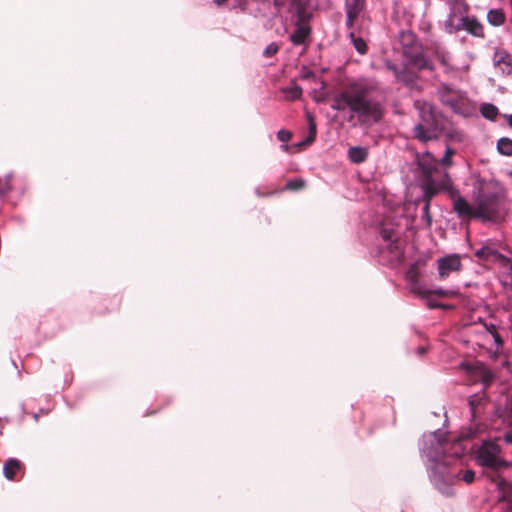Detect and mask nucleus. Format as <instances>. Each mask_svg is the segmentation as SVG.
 I'll return each mask as SVG.
<instances>
[{
    "label": "nucleus",
    "instance_id": "nucleus-1",
    "mask_svg": "<svg viewBox=\"0 0 512 512\" xmlns=\"http://www.w3.org/2000/svg\"><path fill=\"white\" fill-rule=\"evenodd\" d=\"M368 92L366 85L353 83L334 97L332 108L337 111L349 108L363 123L377 122L382 117L383 108L380 103L368 99Z\"/></svg>",
    "mask_w": 512,
    "mask_h": 512
},
{
    "label": "nucleus",
    "instance_id": "nucleus-2",
    "mask_svg": "<svg viewBox=\"0 0 512 512\" xmlns=\"http://www.w3.org/2000/svg\"><path fill=\"white\" fill-rule=\"evenodd\" d=\"M411 62L418 69L435 70V63L443 68L445 74L451 77H459L469 70V62L453 63L449 54L441 47L427 48L424 52L411 56Z\"/></svg>",
    "mask_w": 512,
    "mask_h": 512
},
{
    "label": "nucleus",
    "instance_id": "nucleus-3",
    "mask_svg": "<svg viewBox=\"0 0 512 512\" xmlns=\"http://www.w3.org/2000/svg\"><path fill=\"white\" fill-rule=\"evenodd\" d=\"M419 110L420 122L415 125V137L421 142H427L438 138L440 128L438 119L432 107L426 103H416Z\"/></svg>",
    "mask_w": 512,
    "mask_h": 512
},
{
    "label": "nucleus",
    "instance_id": "nucleus-4",
    "mask_svg": "<svg viewBox=\"0 0 512 512\" xmlns=\"http://www.w3.org/2000/svg\"><path fill=\"white\" fill-rule=\"evenodd\" d=\"M486 190L487 187L483 183H479L478 191L475 195L477 217L496 221L503 215L501 203L496 194L488 193Z\"/></svg>",
    "mask_w": 512,
    "mask_h": 512
},
{
    "label": "nucleus",
    "instance_id": "nucleus-5",
    "mask_svg": "<svg viewBox=\"0 0 512 512\" xmlns=\"http://www.w3.org/2000/svg\"><path fill=\"white\" fill-rule=\"evenodd\" d=\"M417 161L423 172L427 176V181L423 186L425 196L431 198L440 191L441 183H436L432 173L436 170L437 160L428 152L418 155Z\"/></svg>",
    "mask_w": 512,
    "mask_h": 512
},
{
    "label": "nucleus",
    "instance_id": "nucleus-6",
    "mask_svg": "<svg viewBox=\"0 0 512 512\" xmlns=\"http://www.w3.org/2000/svg\"><path fill=\"white\" fill-rule=\"evenodd\" d=\"M447 191L448 194L453 199V205L455 211L461 217H477V207L476 204L474 206L470 205L464 198L458 195V192L453 188L452 183L447 174L443 181L441 182L440 191Z\"/></svg>",
    "mask_w": 512,
    "mask_h": 512
},
{
    "label": "nucleus",
    "instance_id": "nucleus-7",
    "mask_svg": "<svg viewBox=\"0 0 512 512\" xmlns=\"http://www.w3.org/2000/svg\"><path fill=\"white\" fill-rule=\"evenodd\" d=\"M450 14L444 23L447 32L454 33L462 29L463 21L467 17L468 5L464 0H448Z\"/></svg>",
    "mask_w": 512,
    "mask_h": 512
},
{
    "label": "nucleus",
    "instance_id": "nucleus-8",
    "mask_svg": "<svg viewBox=\"0 0 512 512\" xmlns=\"http://www.w3.org/2000/svg\"><path fill=\"white\" fill-rule=\"evenodd\" d=\"M500 449L494 442H485L478 450L477 461L480 465L499 469L506 463L499 456Z\"/></svg>",
    "mask_w": 512,
    "mask_h": 512
},
{
    "label": "nucleus",
    "instance_id": "nucleus-9",
    "mask_svg": "<svg viewBox=\"0 0 512 512\" xmlns=\"http://www.w3.org/2000/svg\"><path fill=\"white\" fill-rule=\"evenodd\" d=\"M461 266V260L458 255H448L438 259V273L440 278L444 279L448 277L451 272L459 271Z\"/></svg>",
    "mask_w": 512,
    "mask_h": 512
},
{
    "label": "nucleus",
    "instance_id": "nucleus-10",
    "mask_svg": "<svg viewBox=\"0 0 512 512\" xmlns=\"http://www.w3.org/2000/svg\"><path fill=\"white\" fill-rule=\"evenodd\" d=\"M364 6L365 0H346L347 26L349 28H353L361 16Z\"/></svg>",
    "mask_w": 512,
    "mask_h": 512
},
{
    "label": "nucleus",
    "instance_id": "nucleus-11",
    "mask_svg": "<svg viewBox=\"0 0 512 512\" xmlns=\"http://www.w3.org/2000/svg\"><path fill=\"white\" fill-rule=\"evenodd\" d=\"M494 65L502 74H509L512 70V65L509 56L504 51H497L494 55Z\"/></svg>",
    "mask_w": 512,
    "mask_h": 512
},
{
    "label": "nucleus",
    "instance_id": "nucleus-12",
    "mask_svg": "<svg viewBox=\"0 0 512 512\" xmlns=\"http://www.w3.org/2000/svg\"><path fill=\"white\" fill-rule=\"evenodd\" d=\"M462 28L465 29L468 33L481 37L483 36V26L482 24L474 17H466L465 21H463Z\"/></svg>",
    "mask_w": 512,
    "mask_h": 512
},
{
    "label": "nucleus",
    "instance_id": "nucleus-13",
    "mask_svg": "<svg viewBox=\"0 0 512 512\" xmlns=\"http://www.w3.org/2000/svg\"><path fill=\"white\" fill-rule=\"evenodd\" d=\"M312 78L317 87L310 92V95L316 102L325 101L327 97V93L325 91V82L321 79L316 78L315 76H313Z\"/></svg>",
    "mask_w": 512,
    "mask_h": 512
},
{
    "label": "nucleus",
    "instance_id": "nucleus-14",
    "mask_svg": "<svg viewBox=\"0 0 512 512\" xmlns=\"http://www.w3.org/2000/svg\"><path fill=\"white\" fill-rule=\"evenodd\" d=\"M310 34V28L307 25H299L295 32L291 34L290 40L295 45L303 44L306 40V38Z\"/></svg>",
    "mask_w": 512,
    "mask_h": 512
},
{
    "label": "nucleus",
    "instance_id": "nucleus-15",
    "mask_svg": "<svg viewBox=\"0 0 512 512\" xmlns=\"http://www.w3.org/2000/svg\"><path fill=\"white\" fill-rule=\"evenodd\" d=\"M20 469L21 463L17 459H10L5 463L3 473L8 480H13L14 476L20 471Z\"/></svg>",
    "mask_w": 512,
    "mask_h": 512
},
{
    "label": "nucleus",
    "instance_id": "nucleus-16",
    "mask_svg": "<svg viewBox=\"0 0 512 512\" xmlns=\"http://www.w3.org/2000/svg\"><path fill=\"white\" fill-rule=\"evenodd\" d=\"M348 156L353 163H361L366 160L368 151L364 147H351L348 151Z\"/></svg>",
    "mask_w": 512,
    "mask_h": 512
},
{
    "label": "nucleus",
    "instance_id": "nucleus-17",
    "mask_svg": "<svg viewBox=\"0 0 512 512\" xmlns=\"http://www.w3.org/2000/svg\"><path fill=\"white\" fill-rule=\"evenodd\" d=\"M487 20L493 26H500L505 22V15L500 9H492L487 14Z\"/></svg>",
    "mask_w": 512,
    "mask_h": 512
},
{
    "label": "nucleus",
    "instance_id": "nucleus-18",
    "mask_svg": "<svg viewBox=\"0 0 512 512\" xmlns=\"http://www.w3.org/2000/svg\"><path fill=\"white\" fill-rule=\"evenodd\" d=\"M281 91L286 95V99L293 101L302 96V88L296 83H291L289 87L282 88Z\"/></svg>",
    "mask_w": 512,
    "mask_h": 512
},
{
    "label": "nucleus",
    "instance_id": "nucleus-19",
    "mask_svg": "<svg viewBox=\"0 0 512 512\" xmlns=\"http://www.w3.org/2000/svg\"><path fill=\"white\" fill-rule=\"evenodd\" d=\"M498 151L505 156H512V140L509 138H501L497 143Z\"/></svg>",
    "mask_w": 512,
    "mask_h": 512
},
{
    "label": "nucleus",
    "instance_id": "nucleus-20",
    "mask_svg": "<svg viewBox=\"0 0 512 512\" xmlns=\"http://www.w3.org/2000/svg\"><path fill=\"white\" fill-rule=\"evenodd\" d=\"M350 38H351V41L353 42V45H354L355 49L360 54H365L367 52V44H366L364 39H362L361 37L356 36L354 31H352L350 33Z\"/></svg>",
    "mask_w": 512,
    "mask_h": 512
},
{
    "label": "nucleus",
    "instance_id": "nucleus-21",
    "mask_svg": "<svg viewBox=\"0 0 512 512\" xmlns=\"http://www.w3.org/2000/svg\"><path fill=\"white\" fill-rule=\"evenodd\" d=\"M481 114L490 120H494L498 114V109L492 104H484L481 107Z\"/></svg>",
    "mask_w": 512,
    "mask_h": 512
},
{
    "label": "nucleus",
    "instance_id": "nucleus-22",
    "mask_svg": "<svg viewBox=\"0 0 512 512\" xmlns=\"http://www.w3.org/2000/svg\"><path fill=\"white\" fill-rule=\"evenodd\" d=\"M305 187V181L303 179H292L286 184V189L296 191Z\"/></svg>",
    "mask_w": 512,
    "mask_h": 512
},
{
    "label": "nucleus",
    "instance_id": "nucleus-23",
    "mask_svg": "<svg viewBox=\"0 0 512 512\" xmlns=\"http://www.w3.org/2000/svg\"><path fill=\"white\" fill-rule=\"evenodd\" d=\"M504 500L506 502V508L512 512V485L508 484L504 487Z\"/></svg>",
    "mask_w": 512,
    "mask_h": 512
},
{
    "label": "nucleus",
    "instance_id": "nucleus-24",
    "mask_svg": "<svg viewBox=\"0 0 512 512\" xmlns=\"http://www.w3.org/2000/svg\"><path fill=\"white\" fill-rule=\"evenodd\" d=\"M476 255L478 257H486V258H489V257H492V258H502L500 255H498L497 252L495 251H490L488 249H481V250H478Z\"/></svg>",
    "mask_w": 512,
    "mask_h": 512
},
{
    "label": "nucleus",
    "instance_id": "nucleus-25",
    "mask_svg": "<svg viewBox=\"0 0 512 512\" xmlns=\"http://www.w3.org/2000/svg\"><path fill=\"white\" fill-rule=\"evenodd\" d=\"M278 50H279L278 45L276 43H271L264 50V55L266 57H271V56L275 55L278 52Z\"/></svg>",
    "mask_w": 512,
    "mask_h": 512
},
{
    "label": "nucleus",
    "instance_id": "nucleus-26",
    "mask_svg": "<svg viewBox=\"0 0 512 512\" xmlns=\"http://www.w3.org/2000/svg\"><path fill=\"white\" fill-rule=\"evenodd\" d=\"M277 138L282 142H288L292 138V133L288 130H280L277 133Z\"/></svg>",
    "mask_w": 512,
    "mask_h": 512
},
{
    "label": "nucleus",
    "instance_id": "nucleus-27",
    "mask_svg": "<svg viewBox=\"0 0 512 512\" xmlns=\"http://www.w3.org/2000/svg\"><path fill=\"white\" fill-rule=\"evenodd\" d=\"M453 151L450 148H447L445 155L441 159V162L443 165L450 166L452 164V157Z\"/></svg>",
    "mask_w": 512,
    "mask_h": 512
},
{
    "label": "nucleus",
    "instance_id": "nucleus-28",
    "mask_svg": "<svg viewBox=\"0 0 512 512\" xmlns=\"http://www.w3.org/2000/svg\"><path fill=\"white\" fill-rule=\"evenodd\" d=\"M10 187V180L8 177H0V194L7 191Z\"/></svg>",
    "mask_w": 512,
    "mask_h": 512
},
{
    "label": "nucleus",
    "instance_id": "nucleus-29",
    "mask_svg": "<svg viewBox=\"0 0 512 512\" xmlns=\"http://www.w3.org/2000/svg\"><path fill=\"white\" fill-rule=\"evenodd\" d=\"M474 477H475V473H474V471H472V470H467V471H465V473H464V475H463V480H464L466 483H471V482H473Z\"/></svg>",
    "mask_w": 512,
    "mask_h": 512
},
{
    "label": "nucleus",
    "instance_id": "nucleus-30",
    "mask_svg": "<svg viewBox=\"0 0 512 512\" xmlns=\"http://www.w3.org/2000/svg\"><path fill=\"white\" fill-rule=\"evenodd\" d=\"M309 128H310L311 141H312L315 136V133H316V126H315L312 116H309Z\"/></svg>",
    "mask_w": 512,
    "mask_h": 512
},
{
    "label": "nucleus",
    "instance_id": "nucleus-31",
    "mask_svg": "<svg viewBox=\"0 0 512 512\" xmlns=\"http://www.w3.org/2000/svg\"><path fill=\"white\" fill-rule=\"evenodd\" d=\"M407 278L410 279L411 281L416 280L417 272H416V270L414 268H411L410 270H408Z\"/></svg>",
    "mask_w": 512,
    "mask_h": 512
},
{
    "label": "nucleus",
    "instance_id": "nucleus-32",
    "mask_svg": "<svg viewBox=\"0 0 512 512\" xmlns=\"http://www.w3.org/2000/svg\"><path fill=\"white\" fill-rule=\"evenodd\" d=\"M391 69H393V72L395 74V76L397 77V79H399L400 81H405V77L404 75H402V73L400 71H398L395 67H390Z\"/></svg>",
    "mask_w": 512,
    "mask_h": 512
},
{
    "label": "nucleus",
    "instance_id": "nucleus-33",
    "mask_svg": "<svg viewBox=\"0 0 512 512\" xmlns=\"http://www.w3.org/2000/svg\"><path fill=\"white\" fill-rule=\"evenodd\" d=\"M506 421H507L508 425L512 427V400H511V404L509 407L508 415L506 417Z\"/></svg>",
    "mask_w": 512,
    "mask_h": 512
},
{
    "label": "nucleus",
    "instance_id": "nucleus-34",
    "mask_svg": "<svg viewBox=\"0 0 512 512\" xmlns=\"http://www.w3.org/2000/svg\"><path fill=\"white\" fill-rule=\"evenodd\" d=\"M483 377H484V381L488 382L492 379V374H491V372L487 371V372H485Z\"/></svg>",
    "mask_w": 512,
    "mask_h": 512
},
{
    "label": "nucleus",
    "instance_id": "nucleus-35",
    "mask_svg": "<svg viewBox=\"0 0 512 512\" xmlns=\"http://www.w3.org/2000/svg\"><path fill=\"white\" fill-rule=\"evenodd\" d=\"M236 1V7L243 8L246 4V0H235Z\"/></svg>",
    "mask_w": 512,
    "mask_h": 512
},
{
    "label": "nucleus",
    "instance_id": "nucleus-36",
    "mask_svg": "<svg viewBox=\"0 0 512 512\" xmlns=\"http://www.w3.org/2000/svg\"><path fill=\"white\" fill-rule=\"evenodd\" d=\"M505 440H506V442H508V443H512V433H507V434L505 435Z\"/></svg>",
    "mask_w": 512,
    "mask_h": 512
},
{
    "label": "nucleus",
    "instance_id": "nucleus-37",
    "mask_svg": "<svg viewBox=\"0 0 512 512\" xmlns=\"http://www.w3.org/2000/svg\"><path fill=\"white\" fill-rule=\"evenodd\" d=\"M227 0H214V3L217 5V6H221L223 5L224 3H226Z\"/></svg>",
    "mask_w": 512,
    "mask_h": 512
},
{
    "label": "nucleus",
    "instance_id": "nucleus-38",
    "mask_svg": "<svg viewBox=\"0 0 512 512\" xmlns=\"http://www.w3.org/2000/svg\"><path fill=\"white\" fill-rule=\"evenodd\" d=\"M275 3L277 5H283L285 3V0H275Z\"/></svg>",
    "mask_w": 512,
    "mask_h": 512
},
{
    "label": "nucleus",
    "instance_id": "nucleus-39",
    "mask_svg": "<svg viewBox=\"0 0 512 512\" xmlns=\"http://www.w3.org/2000/svg\"><path fill=\"white\" fill-rule=\"evenodd\" d=\"M509 125L512 127V114L507 117Z\"/></svg>",
    "mask_w": 512,
    "mask_h": 512
},
{
    "label": "nucleus",
    "instance_id": "nucleus-40",
    "mask_svg": "<svg viewBox=\"0 0 512 512\" xmlns=\"http://www.w3.org/2000/svg\"><path fill=\"white\" fill-rule=\"evenodd\" d=\"M435 293L440 294V295H446L447 294V292L443 291V290H437Z\"/></svg>",
    "mask_w": 512,
    "mask_h": 512
},
{
    "label": "nucleus",
    "instance_id": "nucleus-41",
    "mask_svg": "<svg viewBox=\"0 0 512 512\" xmlns=\"http://www.w3.org/2000/svg\"><path fill=\"white\" fill-rule=\"evenodd\" d=\"M494 338H495L496 342H499V337L498 336H494Z\"/></svg>",
    "mask_w": 512,
    "mask_h": 512
}]
</instances>
